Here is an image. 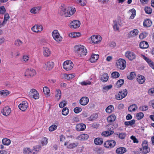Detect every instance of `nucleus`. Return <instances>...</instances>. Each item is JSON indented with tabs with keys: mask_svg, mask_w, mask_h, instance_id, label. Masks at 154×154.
<instances>
[{
	"mask_svg": "<svg viewBox=\"0 0 154 154\" xmlns=\"http://www.w3.org/2000/svg\"><path fill=\"white\" fill-rule=\"evenodd\" d=\"M75 52L79 57L85 56L87 53V51L82 45H78L75 47Z\"/></svg>",
	"mask_w": 154,
	"mask_h": 154,
	"instance_id": "obj_1",
	"label": "nucleus"
},
{
	"mask_svg": "<svg viewBox=\"0 0 154 154\" xmlns=\"http://www.w3.org/2000/svg\"><path fill=\"white\" fill-rule=\"evenodd\" d=\"M117 127V124L114 125L111 124L108 125L106 126V128L108 129V131L103 132L102 134V135L107 137L112 134L114 133L113 129L116 128Z\"/></svg>",
	"mask_w": 154,
	"mask_h": 154,
	"instance_id": "obj_2",
	"label": "nucleus"
},
{
	"mask_svg": "<svg viewBox=\"0 0 154 154\" xmlns=\"http://www.w3.org/2000/svg\"><path fill=\"white\" fill-rule=\"evenodd\" d=\"M117 127V124L114 125L111 124L108 125L106 126V128L108 129V131L103 132L102 134V135L107 137L112 134L114 133L113 129L116 128Z\"/></svg>",
	"mask_w": 154,
	"mask_h": 154,
	"instance_id": "obj_3",
	"label": "nucleus"
},
{
	"mask_svg": "<svg viewBox=\"0 0 154 154\" xmlns=\"http://www.w3.org/2000/svg\"><path fill=\"white\" fill-rule=\"evenodd\" d=\"M126 63L125 60L123 59L120 58L116 62L117 68L120 69H124L126 66Z\"/></svg>",
	"mask_w": 154,
	"mask_h": 154,
	"instance_id": "obj_4",
	"label": "nucleus"
},
{
	"mask_svg": "<svg viewBox=\"0 0 154 154\" xmlns=\"http://www.w3.org/2000/svg\"><path fill=\"white\" fill-rule=\"evenodd\" d=\"M128 91L126 89L123 90V91H120L116 95V98L118 100H122L125 98L127 95Z\"/></svg>",
	"mask_w": 154,
	"mask_h": 154,
	"instance_id": "obj_5",
	"label": "nucleus"
},
{
	"mask_svg": "<svg viewBox=\"0 0 154 154\" xmlns=\"http://www.w3.org/2000/svg\"><path fill=\"white\" fill-rule=\"evenodd\" d=\"M73 63L70 60L66 61L63 64V68L66 71L70 70L73 68Z\"/></svg>",
	"mask_w": 154,
	"mask_h": 154,
	"instance_id": "obj_6",
	"label": "nucleus"
},
{
	"mask_svg": "<svg viewBox=\"0 0 154 154\" xmlns=\"http://www.w3.org/2000/svg\"><path fill=\"white\" fill-rule=\"evenodd\" d=\"M52 36L54 39L57 42H60L62 40V38L60 36L58 31L55 30L52 32Z\"/></svg>",
	"mask_w": 154,
	"mask_h": 154,
	"instance_id": "obj_7",
	"label": "nucleus"
},
{
	"mask_svg": "<svg viewBox=\"0 0 154 154\" xmlns=\"http://www.w3.org/2000/svg\"><path fill=\"white\" fill-rule=\"evenodd\" d=\"M29 96L35 99H38L39 97L38 92L34 89H32L29 93Z\"/></svg>",
	"mask_w": 154,
	"mask_h": 154,
	"instance_id": "obj_8",
	"label": "nucleus"
},
{
	"mask_svg": "<svg viewBox=\"0 0 154 154\" xmlns=\"http://www.w3.org/2000/svg\"><path fill=\"white\" fill-rule=\"evenodd\" d=\"M116 144V141L113 140H110L105 142L104 144V146L107 148H111L114 147Z\"/></svg>",
	"mask_w": 154,
	"mask_h": 154,
	"instance_id": "obj_9",
	"label": "nucleus"
},
{
	"mask_svg": "<svg viewBox=\"0 0 154 154\" xmlns=\"http://www.w3.org/2000/svg\"><path fill=\"white\" fill-rule=\"evenodd\" d=\"M125 57L130 60H132L136 58L135 54L133 52L128 51L125 54Z\"/></svg>",
	"mask_w": 154,
	"mask_h": 154,
	"instance_id": "obj_10",
	"label": "nucleus"
},
{
	"mask_svg": "<svg viewBox=\"0 0 154 154\" xmlns=\"http://www.w3.org/2000/svg\"><path fill=\"white\" fill-rule=\"evenodd\" d=\"M54 66V63L52 61H49L45 63L44 66V68L47 70L51 69Z\"/></svg>",
	"mask_w": 154,
	"mask_h": 154,
	"instance_id": "obj_11",
	"label": "nucleus"
},
{
	"mask_svg": "<svg viewBox=\"0 0 154 154\" xmlns=\"http://www.w3.org/2000/svg\"><path fill=\"white\" fill-rule=\"evenodd\" d=\"M32 30L37 33L42 31L43 30V27L42 25H35L31 28Z\"/></svg>",
	"mask_w": 154,
	"mask_h": 154,
	"instance_id": "obj_12",
	"label": "nucleus"
},
{
	"mask_svg": "<svg viewBox=\"0 0 154 154\" xmlns=\"http://www.w3.org/2000/svg\"><path fill=\"white\" fill-rule=\"evenodd\" d=\"M18 107L22 111H25L27 109L28 103L26 101H23L19 105Z\"/></svg>",
	"mask_w": 154,
	"mask_h": 154,
	"instance_id": "obj_13",
	"label": "nucleus"
},
{
	"mask_svg": "<svg viewBox=\"0 0 154 154\" xmlns=\"http://www.w3.org/2000/svg\"><path fill=\"white\" fill-rule=\"evenodd\" d=\"M80 25V23L79 20H75L72 21L70 26L71 28H77L79 27Z\"/></svg>",
	"mask_w": 154,
	"mask_h": 154,
	"instance_id": "obj_14",
	"label": "nucleus"
},
{
	"mask_svg": "<svg viewBox=\"0 0 154 154\" xmlns=\"http://www.w3.org/2000/svg\"><path fill=\"white\" fill-rule=\"evenodd\" d=\"M91 38L92 42L94 43H97L102 40L101 38L100 35H94L92 36Z\"/></svg>",
	"mask_w": 154,
	"mask_h": 154,
	"instance_id": "obj_15",
	"label": "nucleus"
},
{
	"mask_svg": "<svg viewBox=\"0 0 154 154\" xmlns=\"http://www.w3.org/2000/svg\"><path fill=\"white\" fill-rule=\"evenodd\" d=\"M11 112V109L8 107H6L2 110L1 112L4 115L7 116L10 114Z\"/></svg>",
	"mask_w": 154,
	"mask_h": 154,
	"instance_id": "obj_16",
	"label": "nucleus"
},
{
	"mask_svg": "<svg viewBox=\"0 0 154 154\" xmlns=\"http://www.w3.org/2000/svg\"><path fill=\"white\" fill-rule=\"evenodd\" d=\"M80 104L82 106L87 105L89 102V99L86 97H82L79 101Z\"/></svg>",
	"mask_w": 154,
	"mask_h": 154,
	"instance_id": "obj_17",
	"label": "nucleus"
},
{
	"mask_svg": "<svg viewBox=\"0 0 154 154\" xmlns=\"http://www.w3.org/2000/svg\"><path fill=\"white\" fill-rule=\"evenodd\" d=\"M85 128V125L82 123L78 124L76 126V130L78 131H84Z\"/></svg>",
	"mask_w": 154,
	"mask_h": 154,
	"instance_id": "obj_18",
	"label": "nucleus"
},
{
	"mask_svg": "<svg viewBox=\"0 0 154 154\" xmlns=\"http://www.w3.org/2000/svg\"><path fill=\"white\" fill-rule=\"evenodd\" d=\"M138 33V31L137 29H134L131 31L128 34V37L131 38L137 35Z\"/></svg>",
	"mask_w": 154,
	"mask_h": 154,
	"instance_id": "obj_19",
	"label": "nucleus"
},
{
	"mask_svg": "<svg viewBox=\"0 0 154 154\" xmlns=\"http://www.w3.org/2000/svg\"><path fill=\"white\" fill-rule=\"evenodd\" d=\"M26 73L28 74L29 75L33 77L36 74V72L35 70L33 69H27L26 72Z\"/></svg>",
	"mask_w": 154,
	"mask_h": 154,
	"instance_id": "obj_20",
	"label": "nucleus"
},
{
	"mask_svg": "<svg viewBox=\"0 0 154 154\" xmlns=\"http://www.w3.org/2000/svg\"><path fill=\"white\" fill-rule=\"evenodd\" d=\"M10 18V16L8 13L5 14L4 17V19L3 22L0 24V28L3 26L5 24H6V22Z\"/></svg>",
	"mask_w": 154,
	"mask_h": 154,
	"instance_id": "obj_21",
	"label": "nucleus"
},
{
	"mask_svg": "<svg viewBox=\"0 0 154 154\" xmlns=\"http://www.w3.org/2000/svg\"><path fill=\"white\" fill-rule=\"evenodd\" d=\"M56 94L55 96V100L58 101H59L61 96V92L59 89H57L56 90Z\"/></svg>",
	"mask_w": 154,
	"mask_h": 154,
	"instance_id": "obj_22",
	"label": "nucleus"
},
{
	"mask_svg": "<svg viewBox=\"0 0 154 154\" xmlns=\"http://www.w3.org/2000/svg\"><path fill=\"white\" fill-rule=\"evenodd\" d=\"M152 24V21L149 19L145 20L143 23V26L145 27H149L151 26Z\"/></svg>",
	"mask_w": 154,
	"mask_h": 154,
	"instance_id": "obj_23",
	"label": "nucleus"
},
{
	"mask_svg": "<svg viewBox=\"0 0 154 154\" xmlns=\"http://www.w3.org/2000/svg\"><path fill=\"white\" fill-rule=\"evenodd\" d=\"M88 135L86 134H81L77 138L80 140H87L88 138Z\"/></svg>",
	"mask_w": 154,
	"mask_h": 154,
	"instance_id": "obj_24",
	"label": "nucleus"
},
{
	"mask_svg": "<svg viewBox=\"0 0 154 154\" xmlns=\"http://www.w3.org/2000/svg\"><path fill=\"white\" fill-rule=\"evenodd\" d=\"M43 55L45 57L49 56L51 54V51L47 47L43 48Z\"/></svg>",
	"mask_w": 154,
	"mask_h": 154,
	"instance_id": "obj_25",
	"label": "nucleus"
},
{
	"mask_svg": "<svg viewBox=\"0 0 154 154\" xmlns=\"http://www.w3.org/2000/svg\"><path fill=\"white\" fill-rule=\"evenodd\" d=\"M126 151V149L123 147L119 148L116 150V153L119 154H123Z\"/></svg>",
	"mask_w": 154,
	"mask_h": 154,
	"instance_id": "obj_26",
	"label": "nucleus"
},
{
	"mask_svg": "<svg viewBox=\"0 0 154 154\" xmlns=\"http://www.w3.org/2000/svg\"><path fill=\"white\" fill-rule=\"evenodd\" d=\"M75 74H64L63 75V78L68 80L71 79L75 77Z\"/></svg>",
	"mask_w": 154,
	"mask_h": 154,
	"instance_id": "obj_27",
	"label": "nucleus"
},
{
	"mask_svg": "<svg viewBox=\"0 0 154 154\" xmlns=\"http://www.w3.org/2000/svg\"><path fill=\"white\" fill-rule=\"evenodd\" d=\"M99 58V55L98 54H93L91 56L90 59L91 62L93 63L96 62Z\"/></svg>",
	"mask_w": 154,
	"mask_h": 154,
	"instance_id": "obj_28",
	"label": "nucleus"
},
{
	"mask_svg": "<svg viewBox=\"0 0 154 154\" xmlns=\"http://www.w3.org/2000/svg\"><path fill=\"white\" fill-rule=\"evenodd\" d=\"M145 80V77L142 75L139 76L137 78V81L139 84H143Z\"/></svg>",
	"mask_w": 154,
	"mask_h": 154,
	"instance_id": "obj_29",
	"label": "nucleus"
},
{
	"mask_svg": "<svg viewBox=\"0 0 154 154\" xmlns=\"http://www.w3.org/2000/svg\"><path fill=\"white\" fill-rule=\"evenodd\" d=\"M116 119V117L115 115H112L107 117V122H109L112 123L114 122Z\"/></svg>",
	"mask_w": 154,
	"mask_h": 154,
	"instance_id": "obj_30",
	"label": "nucleus"
},
{
	"mask_svg": "<svg viewBox=\"0 0 154 154\" xmlns=\"http://www.w3.org/2000/svg\"><path fill=\"white\" fill-rule=\"evenodd\" d=\"M43 91L44 94L47 97H48L50 96V91L48 88L47 86H45L43 88Z\"/></svg>",
	"mask_w": 154,
	"mask_h": 154,
	"instance_id": "obj_31",
	"label": "nucleus"
},
{
	"mask_svg": "<svg viewBox=\"0 0 154 154\" xmlns=\"http://www.w3.org/2000/svg\"><path fill=\"white\" fill-rule=\"evenodd\" d=\"M140 152L144 154H146L149 152L150 149L149 147H142V149L140 148Z\"/></svg>",
	"mask_w": 154,
	"mask_h": 154,
	"instance_id": "obj_32",
	"label": "nucleus"
},
{
	"mask_svg": "<svg viewBox=\"0 0 154 154\" xmlns=\"http://www.w3.org/2000/svg\"><path fill=\"white\" fill-rule=\"evenodd\" d=\"M148 43L145 41L141 42L140 44V47L142 48H146L148 47Z\"/></svg>",
	"mask_w": 154,
	"mask_h": 154,
	"instance_id": "obj_33",
	"label": "nucleus"
},
{
	"mask_svg": "<svg viewBox=\"0 0 154 154\" xmlns=\"http://www.w3.org/2000/svg\"><path fill=\"white\" fill-rule=\"evenodd\" d=\"M108 75L107 73H105L102 75L100 80L103 82H106L108 79Z\"/></svg>",
	"mask_w": 154,
	"mask_h": 154,
	"instance_id": "obj_34",
	"label": "nucleus"
},
{
	"mask_svg": "<svg viewBox=\"0 0 154 154\" xmlns=\"http://www.w3.org/2000/svg\"><path fill=\"white\" fill-rule=\"evenodd\" d=\"M135 122V121L133 119L129 121L125 122H124L125 125L127 127L130 126H132V125H134Z\"/></svg>",
	"mask_w": 154,
	"mask_h": 154,
	"instance_id": "obj_35",
	"label": "nucleus"
},
{
	"mask_svg": "<svg viewBox=\"0 0 154 154\" xmlns=\"http://www.w3.org/2000/svg\"><path fill=\"white\" fill-rule=\"evenodd\" d=\"M103 142V140L101 138H96L94 140V143L97 145H100Z\"/></svg>",
	"mask_w": 154,
	"mask_h": 154,
	"instance_id": "obj_36",
	"label": "nucleus"
},
{
	"mask_svg": "<svg viewBox=\"0 0 154 154\" xmlns=\"http://www.w3.org/2000/svg\"><path fill=\"white\" fill-rule=\"evenodd\" d=\"M40 10V8L39 7H34L31 9L30 12L33 14H37L38 12Z\"/></svg>",
	"mask_w": 154,
	"mask_h": 154,
	"instance_id": "obj_37",
	"label": "nucleus"
},
{
	"mask_svg": "<svg viewBox=\"0 0 154 154\" xmlns=\"http://www.w3.org/2000/svg\"><path fill=\"white\" fill-rule=\"evenodd\" d=\"M9 94V92L7 90L0 91V96L2 95L3 96H6Z\"/></svg>",
	"mask_w": 154,
	"mask_h": 154,
	"instance_id": "obj_38",
	"label": "nucleus"
},
{
	"mask_svg": "<svg viewBox=\"0 0 154 154\" xmlns=\"http://www.w3.org/2000/svg\"><path fill=\"white\" fill-rule=\"evenodd\" d=\"M81 34L79 32H72L69 34V36L71 38H76L79 36Z\"/></svg>",
	"mask_w": 154,
	"mask_h": 154,
	"instance_id": "obj_39",
	"label": "nucleus"
},
{
	"mask_svg": "<svg viewBox=\"0 0 154 154\" xmlns=\"http://www.w3.org/2000/svg\"><path fill=\"white\" fill-rule=\"evenodd\" d=\"M137 108L136 105L132 104L128 107V110L130 112L134 111L136 110V108Z\"/></svg>",
	"mask_w": 154,
	"mask_h": 154,
	"instance_id": "obj_40",
	"label": "nucleus"
},
{
	"mask_svg": "<svg viewBox=\"0 0 154 154\" xmlns=\"http://www.w3.org/2000/svg\"><path fill=\"white\" fill-rule=\"evenodd\" d=\"M114 110V107L112 105H110L108 106L106 109V111L107 112L111 113Z\"/></svg>",
	"mask_w": 154,
	"mask_h": 154,
	"instance_id": "obj_41",
	"label": "nucleus"
},
{
	"mask_svg": "<svg viewBox=\"0 0 154 154\" xmlns=\"http://www.w3.org/2000/svg\"><path fill=\"white\" fill-rule=\"evenodd\" d=\"M114 25L113 26V28L115 31H118L119 29L118 25H119L118 22L116 21H113Z\"/></svg>",
	"mask_w": 154,
	"mask_h": 154,
	"instance_id": "obj_42",
	"label": "nucleus"
},
{
	"mask_svg": "<svg viewBox=\"0 0 154 154\" xmlns=\"http://www.w3.org/2000/svg\"><path fill=\"white\" fill-rule=\"evenodd\" d=\"M2 143L5 145H8L11 143V140L5 138L2 140Z\"/></svg>",
	"mask_w": 154,
	"mask_h": 154,
	"instance_id": "obj_43",
	"label": "nucleus"
},
{
	"mask_svg": "<svg viewBox=\"0 0 154 154\" xmlns=\"http://www.w3.org/2000/svg\"><path fill=\"white\" fill-rule=\"evenodd\" d=\"M124 79H121L119 80L116 84L117 87V88L120 87L124 84Z\"/></svg>",
	"mask_w": 154,
	"mask_h": 154,
	"instance_id": "obj_44",
	"label": "nucleus"
},
{
	"mask_svg": "<svg viewBox=\"0 0 154 154\" xmlns=\"http://www.w3.org/2000/svg\"><path fill=\"white\" fill-rule=\"evenodd\" d=\"M144 10L146 13L148 14H150L152 13V9L149 7L146 6L145 7Z\"/></svg>",
	"mask_w": 154,
	"mask_h": 154,
	"instance_id": "obj_45",
	"label": "nucleus"
},
{
	"mask_svg": "<svg viewBox=\"0 0 154 154\" xmlns=\"http://www.w3.org/2000/svg\"><path fill=\"white\" fill-rule=\"evenodd\" d=\"M69 110L67 107L63 108L62 111V114L64 116H66L69 113Z\"/></svg>",
	"mask_w": 154,
	"mask_h": 154,
	"instance_id": "obj_46",
	"label": "nucleus"
},
{
	"mask_svg": "<svg viewBox=\"0 0 154 154\" xmlns=\"http://www.w3.org/2000/svg\"><path fill=\"white\" fill-rule=\"evenodd\" d=\"M78 145V143H71L67 146V147L69 149H73L76 147Z\"/></svg>",
	"mask_w": 154,
	"mask_h": 154,
	"instance_id": "obj_47",
	"label": "nucleus"
},
{
	"mask_svg": "<svg viewBox=\"0 0 154 154\" xmlns=\"http://www.w3.org/2000/svg\"><path fill=\"white\" fill-rule=\"evenodd\" d=\"M136 116L138 120L141 119L144 116V114L142 112H140L136 114Z\"/></svg>",
	"mask_w": 154,
	"mask_h": 154,
	"instance_id": "obj_48",
	"label": "nucleus"
},
{
	"mask_svg": "<svg viewBox=\"0 0 154 154\" xmlns=\"http://www.w3.org/2000/svg\"><path fill=\"white\" fill-rule=\"evenodd\" d=\"M135 76V73L134 72H131L130 74L127 76L128 79L131 80L134 78Z\"/></svg>",
	"mask_w": 154,
	"mask_h": 154,
	"instance_id": "obj_49",
	"label": "nucleus"
},
{
	"mask_svg": "<svg viewBox=\"0 0 154 154\" xmlns=\"http://www.w3.org/2000/svg\"><path fill=\"white\" fill-rule=\"evenodd\" d=\"M112 77L113 78H116L119 77V73L116 72H113L112 73Z\"/></svg>",
	"mask_w": 154,
	"mask_h": 154,
	"instance_id": "obj_50",
	"label": "nucleus"
},
{
	"mask_svg": "<svg viewBox=\"0 0 154 154\" xmlns=\"http://www.w3.org/2000/svg\"><path fill=\"white\" fill-rule=\"evenodd\" d=\"M23 43L22 42L20 39H17L15 42L14 45L17 47H19Z\"/></svg>",
	"mask_w": 154,
	"mask_h": 154,
	"instance_id": "obj_51",
	"label": "nucleus"
},
{
	"mask_svg": "<svg viewBox=\"0 0 154 154\" xmlns=\"http://www.w3.org/2000/svg\"><path fill=\"white\" fill-rule=\"evenodd\" d=\"M132 12V14L130 17V19H132L134 18L136 15V11L134 9H132L131 11Z\"/></svg>",
	"mask_w": 154,
	"mask_h": 154,
	"instance_id": "obj_52",
	"label": "nucleus"
},
{
	"mask_svg": "<svg viewBox=\"0 0 154 154\" xmlns=\"http://www.w3.org/2000/svg\"><path fill=\"white\" fill-rule=\"evenodd\" d=\"M66 101L65 100H63L60 103L59 106L60 108H63L66 105Z\"/></svg>",
	"mask_w": 154,
	"mask_h": 154,
	"instance_id": "obj_53",
	"label": "nucleus"
},
{
	"mask_svg": "<svg viewBox=\"0 0 154 154\" xmlns=\"http://www.w3.org/2000/svg\"><path fill=\"white\" fill-rule=\"evenodd\" d=\"M57 128V125H54L50 126L49 128V130L50 131H53Z\"/></svg>",
	"mask_w": 154,
	"mask_h": 154,
	"instance_id": "obj_54",
	"label": "nucleus"
},
{
	"mask_svg": "<svg viewBox=\"0 0 154 154\" xmlns=\"http://www.w3.org/2000/svg\"><path fill=\"white\" fill-rule=\"evenodd\" d=\"M126 136V134L125 133H121L119 134V137L121 139H124Z\"/></svg>",
	"mask_w": 154,
	"mask_h": 154,
	"instance_id": "obj_55",
	"label": "nucleus"
},
{
	"mask_svg": "<svg viewBox=\"0 0 154 154\" xmlns=\"http://www.w3.org/2000/svg\"><path fill=\"white\" fill-rule=\"evenodd\" d=\"M6 11L4 6H2L0 7V14H4Z\"/></svg>",
	"mask_w": 154,
	"mask_h": 154,
	"instance_id": "obj_56",
	"label": "nucleus"
},
{
	"mask_svg": "<svg viewBox=\"0 0 154 154\" xmlns=\"http://www.w3.org/2000/svg\"><path fill=\"white\" fill-rule=\"evenodd\" d=\"M31 152V150L29 148H25L23 149V153L25 154H28Z\"/></svg>",
	"mask_w": 154,
	"mask_h": 154,
	"instance_id": "obj_57",
	"label": "nucleus"
},
{
	"mask_svg": "<svg viewBox=\"0 0 154 154\" xmlns=\"http://www.w3.org/2000/svg\"><path fill=\"white\" fill-rule=\"evenodd\" d=\"M146 35H147L146 33L143 32L140 35L139 37L140 39H143L146 37Z\"/></svg>",
	"mask_w": 154,
	"mask_h": 154,
	"instance_id": "obj_58",
	"label": "nucleus"
},
{
	"mask_svg": "<svg viewBox=\"0 0 154 154\" xmlns=\"http://www.w3.org/2000/svg\"><path fill=\"white\" fill-rule=\"evenodd\" d=\"M82 111V109L80 107H75L74 109V111L76 113H78Z\"/></svg>",
	"mask_w": 154,
	"mask_h": 154,
	"instance_id": "obj_59",
	"label": "nucleus"
},
{
	"mask_svg": "<svg viewBox=\"0 0 154 154\" xmlns=\"http://www.w3.org/2000/svg\"><path fill=\"white\" fill-rule=\"evenodd\" d=\"M42 145H46L48 143V139L46 137H44L42 139Z\"/></svg>",
	"mask_w": 154,
	"mask_h": 154,
	"instance_id": "obj_60",
	"label": "nucleus"
},
{
	"mask_svg": "<svg viewBox=\"0 0 154 154\" xmlns=\"http://www.w3.org/2000/svg\"><path fill=\"white\" fill-rule=\"evenodd\" d=\"M139 109L142 111H146L148 109V107L147 106L145 105L143 106H140Z\"/></svg>",
	"mask_w": 154,
	"mask_h": 154,
	"instance_id": "obj_61",
	"label": "nucleus"
},
{
	"mask_svg": "<svg viewBox=\"0 0 154 154\" xmlns=\"http://www.w3.org/2000/svg\"><path fill=\"white\" fill-rule=\"evenodd\" d=\"M86 2L85 0H80V2L79 4L81 6H85L86 5Z\"/></svg>",
	"mask_w": 154,
	"mask_h": 154,
	"instance_id": "obj_62",
	"label": "nucleus"
},
{
	"mask_svg": "<svg viewBox=\"0 0 154 154\" xmlns=\"http://www.w3.org/2000/svg\"><path fill=\"white\" fill-rule=\"evenodd\" d=\"M34 148L35 151H39L41 149V147L39 145H38L35 146L34 147Z\"/></svg>",
	"mask_w": 154,
	"mask_h": 154,
	"instance_id": "obj_63",
	"label": "nucleus"
},
{
	"mask_svg": "<svg viewBox=\"0 0 154 154\" xmlns=\"http://www.w3.org/2000/svg\"><path fill=\"white\" fill-rule=\"evenodd\" d=\"M131 139L133 140L134 143H137L138 142V141L137 139L136 138L135 136H132L131 137Z\"/></svg>",
	"mask_w": 154,
	"mask_h": 154,
	"instance_id": "obj_64",
	"label": "nucleus"
}]
</instances>
